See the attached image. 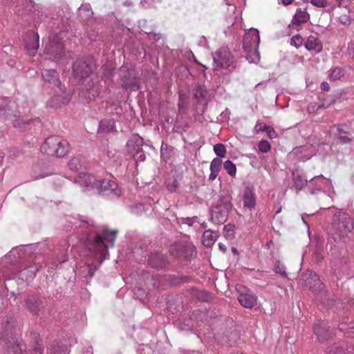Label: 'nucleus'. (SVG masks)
Listing matches in <instances>:
<instances>
[{"mask_svg": "<svg viewBox=\"0 0 354 354\" xmlns=\"http://www.w3.org/2000/svg\"><path fill=\"white\" fill-rule=\"evenodd\" d=\"M310 3L317 8H326L328 5L326 0H310Z\"/></svg>", "mask_w": 354, "mask_h": 354, "instance_id": "obj_55", "label": "nucleus"}, {"mask_svg": "<svg viewBox=\"0 0 354 354\" xmlns=\"http://www.w3.org/2000/svg\"><path fill=\"white\" fill-rule=\"evenodd\" d=\"M310 19V15L306 11H302L301 10H297L295 14L294 17L292 19V22L294 24L299 25L304 23L307 22Z\"/></svg>", "mask_w": 354, "mask_h": 354, "instance_id": "obj_35", "label": "nucleus"}, {"mask_svg": "<svg viewBox=\"0 0 354 354\" xmlns=\"http://www.w3.org/2000/svg\"><path fill=\"white\" fill-rule=\"evenodd\" d=\"M331 133L333 134L334 137H335L337 133L340 135H350V127L346 124L335 125L331 129Z\"/></svg>", "mask_w": 354, "mask_h": 354, "instance_id": "obj_39", "label": "nucleus"}, {"mask_svg": "<svg viewBox=\"0 0 354 354\" xmlns=\"http://www.w3.org/2000/svg\"><path fill=\"white\" fill-rule=\"evenodd\" d=\"M314 333L320 342H324L334 335L333 330L330 329L328 324L326 321L319 320L313 328Z\"/></svg>", "mask_w": 354, "mask_h": 354, "instance_id": "obj_15", "label": "nucleus"}, {"mask_svg": "<svg viewBox=\"0 0 354 354\" xmlns=\"http://www.w3.org/2000/svg\"><path fill=\"white\" fill-rule=\"evenodd\" d=\"M0 114L12 122L15 128L26 129L32 122V120H21L19 115L10 111L7 99L0 97Z\"/></svg>", "mask_w": 354, "mask_h": 354, "instance_id": "obj_9", "label": "nucleus"}, {"mask_svg": "<svg viewBox=\"0 0 354 354\" xmlns=\"http://www.w3.org/2000/svg\"><path fill=\"white\" fill-rule=\"evenodd\" d=\"M292 182L297 193H299L305 187H308V180L304 174L298 169L292 170Z\"/></svg>", "mask_w": 354, "mask_h": 354, "instance_id": "obj_25", "label": "nucleus"}, {"mask_svg": "<svg viewBox=\"0 0 354 354\" xmlns=\"http://www.w3.org/2000/svg\"><path fill=\"white\" fill-rule=\"evenodd\" d=\"M194 97L198 103L206 102L207 90L205 85L197 84L194 86Z\"/></svg>", "mask_w": 354, "mask_h": 354, "instance_id": "obj_32", "label": "nucleus"}, {"mask_svg": "<svg viewBox=\"0 0 354 354\" xmlns=\"http://www.w3.org/2000/svg\"><path fill=\"white\" fill-rule=\"evenodd\" d=\"M339 19L340 23L344 26H348L351 23V18L346 15H341Z\"/></svg>", "mask_w": 354, "mask_h": 354, "instance_id": "obj_56", "label": "nucleus"}, {"mask_svg": "<svg viewBox=\"0 0 354 354\" xmlns=\"http://www.w3.org/2000/svg\"><path fill=\"white\" fill-rule=\"evenodd\" d=\"M214 151L216 156L220 158L225 157L226 154V149L225 146L221 143L216 144L214 146Z\"/></svg>", "mask_w": 354, "mask_h": 354, "instance_id": "obj_45", "label": "nucleus"}, {"mask_svg": "<svg viewBox=\"0 0 354 354\" xmlns=\"http://www.w3.org/2000/svg\"><path fill=\"white\" fill-rule=\"evenodd\" d=\"M68 167L72 171H77L84 167V162L80 157H74L68 162Z\"/></svg>", "mask_w": 354, "mask_h": 354, "instance_id": "obj_37", "label": "nucleus"}, {"mask_svg": "<svg viewBox=\"0 0 354 354\" xmlns=\"http://www.w3.org/2000/svg\"><path fill=\"white\" fill-rule=\"evenodd\" d=\"M273 271L274 272V273L279 274L282 277H287L286 267L280 261H275L273 267Z\"/></svg>", "mask_w": 354, "mask_h": 354, "instance_id": "obj_41", "label": "nucleus"}, {"mask_svg": "<svg viewBox=\"0 0 354 354\" xmlns=\"http://www.w3.org/2000/svg\"><path fill=\"white\" fill-rule=\"evenodd\" d=\"M303 41L304 39L300 35H296L291 38L290 44L298 48L299 47L301 46Z\"/></svg>", "mask_w": 354, "mask_h": 354, "instance_id": "obj_50", "label": "nucleus"}, {"mask_svg": "<svg viewBox=\"0 0 354 354\" xmlns=\"http://www.w3.org/2000/svg\"><path fill=\"white\" fill-rule=\"evenodd\" d=\"M147 246L146 245L142 244L139 246V248H136L135 251L133 252L135 254L139 253V251L144 252L147 250Z\"/></svg>", "mask_w": 354, "mask_h": 354, "instance_id": "obj_64", "label": "nucleus"}, {"mask_svg": "<svg viewBox=\"0 0 354 354\" xmlns=\"http://www.w3.org/2000/svg\"><path fill=\"white\" fill-rule=\"evenodd\" d=\"M353 351V346L345 342H340L333 344L328 354H352Z\"/></svg>", "mask_w": 354, "mask_h": 354, "instance_id": "obj_27", "label": "nucleus"}, {"mask_svg": "<svg viewBox=\"0 0 354 354\" xmlns=\"http://www.w3.org/2000/svg\"><path fill=\"white\" fill-rule=\"evenodd\" d=\"M102 87V85L101 84V82L98 84V85L96 86V88H93L92 90V95L93 97L97 96L100 94V91L101 88Z\"/></svg>", "mask_w": 354, "mask_h": 354, "instance_id": "obj_60", "label": "nucleus"}, {"mask_svg": "<svg viewBox=\"0 0 354 354\" xmlns=\"http://www.w3.org/2000/svg\"><path fill=\"white\" fill-rule=\"evenodd\" d=\"M45 51L58 62L64 55V48L61 39L56 35L51 34L48 37V43L46 45Z\"/></svg>", "mask_w": 354, "mask_h": 354, "instance_id": "obj_12", "label": "nucleus"}, {"mask_svg": "<svg viewBox=\"0 0 354 354\" xmlns=\"http://www.w3.org/2000/svg\"><path fill=\"white\" fill-rule=\"evenodd\" d=\"M214 232L210 230H206L203 234V243L205 246H211L216 241V236Z\"/></svg>", "mask_w": 354, "mask_h": 354, "instance_id": "obj_38", "label": "nucleus"}, {"mask_svg": "<svg viewBox=\"0 0 354 354\" xmlns=\"http://www.w3.org/2000/svg\"><path fill=\"white\" fill-rule=\"evenodd\" d=\"M332 226L339 236H344L353 230L354 223L348 214L336 211L333 215Z\"/></svg>", "mask_w": 354, "mask_h": 354, "instance_id": "obj_5", "label": "nucleus"}, {"mask_svg": "<svg viewBox=\"0 0 354 354\" xmlns=\"http://www.w3.org/2000/svg\"><path fill=\"white\" fill-rule=\"evenodd\" d=\"M95 66V62L93 57H82L77 59L73 63V74L80 80L85 79L90 76Z\"/></svg>", "mask_w": 354, "mask_h": 354, "instance_id": "obj_7", "label": "nucleus"}, {"mask_svg": "<svg viewBox=\"0 0 354 354\" xmlns=\"http://www.w3.org/2000/svg\"><path fill=\"white\" fill-rule=\"evenodd\" d=\"M119 76L123 82L121 85L123 89H129L131 91L140 89L139 74L134 68L122 65L119 70Z\"/></svg>", "mask_w": 354, "mask_h": 354, "instance_id": "obj_6", "label": "nucleus"}, {"mask_svg": "<svg viewBox=\"0 0 354 354\" xmlns=\"http://www.w3.org/2000/svg\"><path fill=\"white\" fill-rule=\"evenodd\" d=\"M223 167L230 176L232 177H234L236 176V167L231 160H226L224 162Z\"/></svg>", "mask_w": 354, "mask_h": 354, "instance_id": "obj_42", "label": "nucleus"}, {"mask_svg": "<svg viewBox=\"0 0 354 354\" xmlns=\"http://www.w3.org/2000/svg\"><path fill=\"white\" fill-rule=\"evenodd\" d=\"M179 183L177 179H174L171 182L168 183L167 187L169 192H174L178 187Z\"/></svg>", "mask_w": 354, "mask_h": 354, "instance_id": "obj_54", "label": "nucleus"}, {"mask_svg": "<svg viewBox=\"0 0 354 354\" xmlns=\"http://www.w3.org/2000/svg\"><path fill=\"white\" fill-rule=\"evenodd\" d=\"M198 44L200 46H203V47H205V48H207V39L205 36H201L200 38H199V40H198Z\"/></svg>", "mask_w": 354, "mask_h": 354, "instance_id": "obj_61", "label": "nucleus"}, {"mask_svg": "<svg viewBox=\"0 0 354 354\" xmlns=\"http://www.w3.org/2000/svg\"><path fill=\"white\" fill-rule=\"evenodd\" d=\"M143 139L138 134H133L127 142L128 150L132 155V151L142 150Z\"/></svg>", "mask_w": 354, "mask_h": 354, "instance_id": "obj_30", "label": "nucleus"}, {"mask_svg": "<svg viewBox=\"0 0 354 354\" xmlns=\"http://www.w3.org/2000/svg\"><path fill=\"white\" fill-rule=\"evenodd\" d=\"M268 126H267L266 124L260 122H257L254 127V129H255L256 132L266 131V128H268Z\"/></svg>", "mask_w": 354, "mask_h": 354, "instance_id": "obj_57", "label": "nucleus"}, {"mask_svg": "<svg viewBox=\"0 0 354 354\" xmlns=\"http://www.w3.org/2000/svg\"><path fill=\"white\" fill-rule=\"evenodd\" d=\"M42 265L39 262H34L19 271L16 272L13 270H3V268H0V271L2 273V277L4 281L10 279H17L21 281H28L32 280L35 274L41 269ZM5 283V281H3Z\"/></svg>", "mask_w": 354, "mask_h": 354, "instance_id": "obj_4", "label": "nucleus"}, {"mask_svg": "<svg viewBox=\"0 0 354 354\" xmlns=\"http://www.w3.org/2000/svg\"><path fill=\"white\" fill-rule=\"evenodd\" d=\"M214 69L228 68L234 62V57L227 46H222L213 55Z\"/></svg>", "mask_w": 354, "mask_h": 354, "instance_id": "obj_11", "label": "nucleus"}, {"mask_svg": "<svg viewBox=\"0 0 354 354\" xmlns=\"http://www.w3.org/2000/svg\"><path fill=\"white\" fill-rule=\"evenodd\" d=\"M223 234L227 239H232L234 237V225L227 224L223 227Z\"/></svg>", "mask_w": 354, "mask_h": 354, "instance_id": "obj_44", "label": "nucleus"}, {"mask_svg": "<svg viewBox=\"0 0 354 354\" xmlns=\"http://www.w3.org/2000/svg\"><path fill=\"white\" fill-rule=\"evenodd\" d=\"M77 15L82 22L86 21L93 16V12L89 3H84L77 10Z\"/></svg>", "mask_w": 354, "mask_h": 354, "instance_id": "obj_31", "label": "nucleus"}, {"mask_svg": "<svg viewBox=\"0 0 354 354\" xmlns=\"http://www.w3.org/2000/svg\"><path fill=\"white\" fill-rule=\"evenodd\" d=\"M7 354H26V345L20 340L10 337L3 340Z\"/></svg>", "mask_w": 354, "mask_h": 354, "instance_id": "obj_19", "label": "nucleus"}, {"mask_svg": "<svg viewBox=\"0 0 354 354\" xmlns=\"http://www.w3.org/2000/svg\"><path fill=\"white\" fill-rule=\"evenodd\" d=\"M98 183L94 176L86 173H80L75 179V183L82 187L84 192L96 189Z\"/></svg>", "mask_w": 354, "mask_h": 354, "instance_id": "obj_17", "label": "nucleus"}, {"mask_svg": "<svg viewBox=\"0 0 354 354\" xmlns=\"http://www.w3.org/2000/svg\"><path fill=\"white\" fill-rule=\"evenodd\" d=\"M59 98V96H53L49 100L47 101L46 106L57 109L60 107L62 104H67L70 100V98L68 97H64L63 101H61Z\"/></svg>", "mask_w": 354, "mask_h": 354, "instance_id": "obj_34", "label": "nucleus"}, {"mask_svg": "<svg viewBox=\"0 0 354 354\" xmlns=\"http://www.w3.org/2000/svg\"><path fill=\"white\" fill-rule=\"evenodd\" d=\"M17 323L16 318L12 315H7L2 319L0 338L2 340L12 337Z\"/></svg>", "mask_w": 354, "mask_h": 354, "instance_id": "obj_16", "label": "nucleus"}, {"mask_svg": "<svg viewBox=\"0 0 354 354\" xmlns=\"http://www.w3.org/2000/svg\"><path fill=\"white\" fill-rule=\"evenodd\" d=\"M349 135L343 134L340 135L339 133L336 134L335 137L340 143L346 144L351 141L352 137H349Z\"/></svg>", "mask_w": 354, "mask_h": 354, "instance_id": "obj_51", "label": "nucleus"}, {"mask_svg": "<svg viewBox=\"0 0 354 354\" xmlns=\"http://www.w3.org/2000/svg\"><path fill=\"white\" fill-rule=\"evenodd\" d=\"M148 264L153 268L158 270L164 269L167 266V260L164 254L156 252L149 256L148 259Z\"/></svg>", "mask_w": 354, "mask_h": 354, "instance_id": "obj_26", "label": "nucleus"}, {"mask_svg": "<svg viewBox=\"0 0 354 354\" xmlns=\"http://www.w3.org/2000/svg\"><path fill=\"white\" fill-rule=\"evenodd\" d=\"M242 198L244 208H246L250 211H252L255 208L257 201L254 189L253 187L246 186L244 188Z\"/></svg>", "mask_w": 354, "mask_h": 354, "instance_id": "obj_22", "label": "nucleus"}, {"mask_svg": "<svg viewBox=\"0 0 354 354\" xmlns=\"http://www.w3.org/2000/svg\"><path fill=\"white\" fill-rule=\"evenodd\" d=\"M75 225L78 239L84 243L94 259V263H86L82 273L85 277L92 278L102 261L109 256L108 249L114 246L117 230H109L107 227H99L93 220L80 219L71 222Z\"/></svg>", "mask_w": 354, "mask_h": 354, "instance_id": "obj_1", "label": "nucleus"}, {"mask_svg": "<svg viewBox=\"0 0 354 354\" xmlns=\"http://www.w3.org/2000/svg\"><path fill=\"white\" fill-rule=\"evenodd\" d=\"M26 309L32 315H39L44 304V299L35 295H30L25 301Z\"/></svg>", "mask_w": 354, "mask_h": 354, "instance_id": "obj_21", "label": "nucleus"}, {"mask_svg": "<svg viewBox=\"0 0 354 354\" xmlns=\"http://www.w3.org/2000/svg\"><path fill=\"white\" fill-rule=\"evenodd\" d=\"M260 42V36L259 31L255 28H250L248 32H246L243 43L246 59L250 63H257L260 60V55L258 48Z\"/></svg>", "mask_w": 354, "mask_h": 354, "instance_id": "obj_2", "label": "nucleus"}, {"mask_svg": "<svg viewBox=\"0 0 354 354\" xmlns=\"http://www.w3.org/2000/svg\"><path fill=\"white\" fill-rule=\"evenodd\" d=\"M131 209L132 213L138 214V215H141L142 213L144 212V206L142 204H140V203L136 204V205H132L131 207Z\"/></svg>", "mask_w": 354, "mask_h": 354, "instance_id": "obj_52", "label": "nucleus"}, {"mask_svg": "<svg viewBox=\"0 0 354 354\" xmlns=\"http://www.w3.org/2000/svg\"><path fill=\"white\" fill-rule=\"evenodd\" d=\"M114 72L113 69L105 68L101 77V82H103L104 86H109L113 82Z\"/></svg>", "mask_w": 354, "mask_h": 354, "instance_id": "obj_36", "label": "nucleus"}, {"mask_svg": "<svg viewBox=\"0 0 354 354\" xmlns=\"http://www.w3.org/2000/svg\"><path fill=\"white\" fill-rule=\"evenodd\" d=\"M178 324L181 330H188L191 329V326L189 324H186L185 322H182L179 321Z\"/></svg>", "mask_w": 354, "mask_h": 354, "instance_id": "obj_62", "label": "nucleus"}, {"mask_svg": "<svg viewBox=\"0 0 354 354\" xmlns=\"http://www.w3.org/2000/svg\"><path fill=\"white\" fill-rule=\"evenodd\" d=\"M330 184V181L325 178L322 175L311 178L308 185V190L314 195L322 192Z\"/></svg>", "mask_w": 354, "mask_h": 354, "instance_id": "obj_18", "label": "nucleus"}, {"mask_svg": "<svg viewBox=\"0 0 354 354\" xmlns=\"http://www.w3.org/2000/svg\"><path fill=\"white\" fill-rule=\"evenodd\" d=\"M258 148L261 152L267 153L270 150L271 145L268 141L263 140L259 142Z\"/></svg>", "mask_w": 354, "mask_h": 354, "instance_id": "obj_46", "label": "nucleus"}, {"mask_svg": "<svg viewBox=\"0 0 354 354\" xmlns=\"http://www.w3.org/2000/svg\"><path fill=\"white\" fill-rule=\"evenodd\" d=\"M265 132L267 133L268 136L270 139L275 138L277 136L274 129L271 127H268V128H266V131Z\"/></svg>", "mask_w": 354, "mask_h": 354, "instance_id": "obj_58", "label": "nucleus"}, {"mask_svg": "<svg viewBox=\"0 0 354 354\" xmlns=\"http://www.w3.org/2000/svg\"><path fill=\"white\" fill-rule=\"evenodd\" d=\"M131 156L133 157V158L136 162H143V161H145V160L146 158V156L145 154L143 149L140 150L139 151H132Z\"/></svg>", "mask_w": 354, "mask_h": 354, "instance_id": "obj_48", "label": "nucleus"}, {"mask_svg": "<svg viewBox=\"0 0 354 354\" xmlns=\"http://www.w3.org/2000/svg\"><path fill=\"white\" fill-rule=\"evenodd\" d=\"M32 248V245H20L13 248L5 257V259L9 260L11 263H15L18 259L24 258L27 254H30Z\"/></svg>", "mask_w": 354, "mask_h": 354, "instance_id": "obj_20", "label": "nucleus"}, {"mask_svg": "<svg viewBox=\"0 0 354 354\" xmlns=\"http://www.w3.org/2000/svg\"><path fill=\"white\" fill-rule=\"evenodd\" d=\"M27 7H30L29 9L30 12L32 13L35 16H39L41 11L39 10V6L35 3L32 1H28V6Z\"/></svg>", "mask_w": 354, "mask_h": 354, "instance_id": "obj_49", "label": "nucleus"}, {"mask_svg": "<svg viewBox=\"0 0 354 354\" xmlns=\"http://www.w3.org/2000/svg\"><path fill=\"white\" fill-rule=\"evenodd\" d=\"M68 150V142L55 136L47 138L41 145V151L52 156L63 157Z\"/></svg>", "mask_w": 354, "mask_h": 354, "instance_id": "obj_3", "label": "nucleus"}, {"mask_svg": "<svg viewBox=\"0 0 354 354\" xmlns=\"http://www.w3.org/2000/svg\"><path fill=\"white\" fill-rule=\"evenodd\" d=\"M308 148H309V147H308V146H301V147H297V148L295 149V153L296 154H299V153H302L304 151H306Z\"/></svg>", "mask_w": 354, "mask_h": 354, "instance_id": "obj_63", "label": "nucleus"}, {"mask_svg": "<svg viewBox=\"0 0 354 354\" xmlns=\"http://www.w3.org/2000/svg\"><path fill=\"white\" fill-rule=\"evenodd\" d=\"M238 300L242 306L250 308L255 306L257 297L252 293H241L239 295Z\"/></svg>", "mask_w": 354, "mask_h": 354, "instance_id": "obj_28", "label": "nucleus"}, {"mask_svg": "<svg viewBox=\"0 0 354 354\" xmlns=\"http://www.w3.org/2000/svg\"><path fill=\"white\" fill-rule=\"evenodd\" d=\"M178 222L180 224H185L191 227L194 223H198V218L197 216L193 217H180L178 218Z\"/></svg>", "mask_w": 354, "mask_h": 354, "instance_id": "obj_43", "label": "nucleus"}, {"mask_svg": "<svg viewBox=\"0 0 354 354\" xmlns=\"http://www.w3.org/2000/svg\"><path fill=\"white\" fill-rule=\"evenodd\" d=\"M221 160L219 158H214L210 164V171L214 173H218L220 171Z\"/></svg>", "mask_w": 354, "mask_h": 354, "instance_id": "obj_47", "label": "nucleus"}, {"mask_svg": "<svg viewBox=\"0 0 354 354\" xmlns=\"http://www.w3.org/2000/svg\"><path fill=\"white\" fill-rule=\"evenodd\" d=\"M147 279L149 281V283L153 286H156L158 282V279L155 276L147 275L146 277Z\"/></svg>", "mask_w": 354, "mask_h": 354, "instance_id": "obj_59", "label": "nucleus"}, {"mask_svg": "<svg viewBox=\"0 0 354 354\" xmlns=\"http://www.w3.org/2000/svg\"><path fill=\"white\" fill-rule=\"evenodd\" d=\"M305 48L309 50L313 51L315 53H319L322 50V44L319 39L313 35H310L305 44Z\"/></svg>", "mask_w": 354, "mask_h": 354, "instance_id": "obj_29", "label": "nucleus"}, {"mask_svg": "<svg viewBox=\"0 0 354 354\" xmlns=\"http://www.w3.org/2000/svg\"><path fill=\"white\" fill-rule=\"evenodd\" d=\"M25 48L27 52L31 55H35L39 47V35L34 32H28L25 36Z\"/></svg>", "mask_w": 354, "mask_h": 354, "instance_id": "obj_23", "label": "nucleus"}, {"mask_svg": "<svg viewBox=\"0 0 354 354\" xmlns=\"http://www.w3.org/2000/svg\"><path fill=\"white\" fill-rule=\"evenodd\" d=\"M42 77L45 82L49 84L57 85L62 93H65L66 90L64 86L62 85L59 79V75L55 69H45L42 71Z\"/></svg>", "mask_w": 354, "mask_h": 354, "instance_id": "obj_24", "label": "nucleus"}, {"mask_svg": "<svg viewBox=\"0 0 354 354\" xmlns=\"http://www.w3.org/2000/svg\"><path fill=\"white\" fill-rule=\"evenodd\" d=\"M303 280L304 286L308 288L314 294H321L324 291L325 286L316 273L308 271L304 274Z\"/></svg>", "mask_w": 354, "mask_h": 354, "instance_id": "obj_14", "label": "nucleus"}, {"mask_svg": "<svg viewBox=\"0 0 354 354\" xmlns=\"http://www.w3.org/2000/svg\"><path fill=\"white\" fill-rule=\"evenodd\" d=\"M115 122L113 120H102L99 122L98 133H107L114 127Z\"/></svg>", "mask_w": 354, "mask_h": 354, "instance_id": "obj_33", "label": "nucleus"}, {"mask_svg": "<svg viewBox=\"0 0 354 354\" xmlns=\"http://www.w3.org/2000/svg\"><path fill=\"white\" fill-rule=\"evenodd\" d=\"M344 76V71L340 67H335L331 70L328 75V79L330 81H336L340 80Z\"/></svg>", "mask_w": 354, "mask_h": 354, "instance_id": "obj_40", "label": "nucleus"}, {"mask_svg": "<svg viewBox=\"0 0 354 354\" xmlns=\"http://www.w3.org/2000/svg\"><path fill=\"white\" fill-rule=\"evenodd\" d=\"M171 252L176 258L189 259L194 257L196 251L194 245L190 243L183 242L172 245Z\"/></svg>", "mask_w": 354, "mask_h": 354, "instance_id": "obj_13", "label": "nucleus"}, {"mask_svg": "<svg viewBox=\"0 0 354 354\" xmlns=\"http://www.w3.org/2000/svg\"><path fill=\"white\" fill-rule=\"evenodd\" d=\"M44 347L41 343L40 339L35 340L34 345L35 354H43Z\"/></svg>", "mask_w": 354, "mask_h": 354, "instance_id": "obj_53", "label": "nucleus"}, {"mask_svg": "<svg viewBox=\"0 0 354 354\" xmlns=\"http://www.w3.org/2000/svg\"><path fill=\"white\" fill-rule=\"evenodd\" d=\"M96 189L100 195L111 200L117 199L122 194L118 183L111 178L98 179Z\"/></svg>", "mask_w": 354, "mask_h": 354, "instance_id": "obj_8", "label": "nucleus"}, {"mask_svg": "<svg viewBox=\"0 0 354 354\" xmlns=\"http://www.w3.org/2000/svg\"><path fill=\"white\" fill-rule=\"evenodd\" d=\"M232 207V205L230 201H220L211 209V221L216 225L223 224L227 221Z\"/></svg>", "mask_w": 354, "mask_h": 354, "instance_id": "obj_10", "label": "nucleus"}]
</instances>
